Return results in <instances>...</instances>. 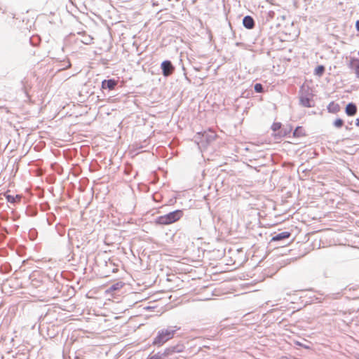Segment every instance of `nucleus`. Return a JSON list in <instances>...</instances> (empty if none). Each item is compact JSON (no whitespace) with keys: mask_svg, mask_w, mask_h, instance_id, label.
Listing matches in <instances>:
<instances>
[{"mask_svg":"<svg viewBox=\"0 0 359 359\" xmlns=\"http://www.w3.org/2000/svg\"><path fill=\"white\" fill-rule=\"evenodd\" d=\"M123 284L121 283H116V284H114L111 285L108 290L107 292H111L113 291L119 290L121 287H122Z\"/></svg>","mask_w":359,"mask_h":359,"instance_id":"nucleus-12","label":"nucleus"},{"mask_svg":"<svg viewBox=\"0 0 359 359\" xmlns=\"http://www.w3.org/2000/svg\"><path fill=\"white\" fill-rule=\"evenodd\" d=\"M174 330H162L154 339L153 344L156 346H161L167 341L172 339L174 337Z\"/></svg>","mask_w":359,"mask_h":359,"instance_id":"nucleus-2","label":"nucleus"},{"mask_svg":"<svg viewBox=\"0 0 359 359\" xmlns=\"http://www.w3.org/2000/svg\"><path fill=\"white\" fill-rule=\"evenodd\" d=\"M182 216L183 211L177 210L168 214L158 217L155 220V223L160 225H168L177 222Z\"/></svg>","mask_w":359,"mask_h":359,"instance_id":"nucleus-1","label":"nucleus"},{"mask_svg":"<svg viewBox=\"0 0 359 359\" xmlns=\"http://www.w3.org/2000/svg\"><path fill=\"white\" fill-rule=\"evenodd\" d=\"M162 356L161 355L158 353L157 354H155L152 356H151L149 359H161Z\"/></svg>","mask_w":359,"mask_h":359,"instance_id":"nucleus-17","label":"nucleus"},{"mask_svg":"<svg viewBox=\"0 0 359 359\" xmlns=\"http://www.w3.org/2000/svg\"><path fill=\"white\" fill-rule=\"evenodd\" d=\"M172 352H174V350L170 351V349H167L165 351L164 355H168L169 353H172Z\"/></svg>","mask_w":359,"mask_h":359,"instance_id":"nucleus-18","label":"nucleus"},{"mask_svg":"<svg viewBox=\"0 0 359 359\" xmlns=\"http://www.w3.org/2000/svg\"><path fill=\"white\" fill-rule=\"evenodd\" d=\"M355 126L359 127V118L355 119Z\"/></svg>","mask_w":359,"mask_h":359,"instance_id":"nucleus-20","label":"nucleus"},{"mask_svg":"<svg viewBox=\"0 0 359 359\" xmlns=\"http://www.w3.org/2000/svg\"><path fill=\"white\" fill-rule=\"evenodd\" d=\"M333 125L336 127V128H341L344 125V121L341 119V118H337L334 123H333Z\"/></svg>","mask_w":359,"mask_h":359,"instance_id":"nucleus-13","label":"nucleus"},{"mask_svg":"<svg viewBox=\"0 0 359 359\" xmlns=\"http://www.w3.org/2000/svg\"><path fill=\"white\" fill-rule=\"evenodd\" d=\"M117 85V81L114 79L104 80L102 82V88H108L109 90H114Z\"/></svg>","mask_w":359,"mask_h":359,"instance_id":"nucleus-4","label":"nucleus"},{"mask_svg":"<svg viewBox=\"0 0 359 359\" xmlns=\"http://www.w3.org/2000/svg\"><path fill=\"white\" fill-rule=\"evenodd\" d=\"M355 27L357 30L359 32V20H358L355 23Z\"/></svg>","mask_w":359,"mask_h":359,"instance_id":"nucleus-19","label":"nucleus"},{"mask_svg":"<svg viewBox=\"0 0 359 359\" xmlns=\"http://www.w3.org/2000/svg\"><path fill=\"white\" fill-rule=\"evenodd\" d=\"M307 103H309V100H306V102H305V103H304V106L309 107V105L307 104Z\"/></svg>","mask_w":359,"mask_h":359,"instance_id":"nucleus-21","label":"nucleus"},{"mask_svg":"<svg viewBox=\"0 0 359 359\" xmlns=\"http://www.w3.org/2000/svg\"><path fill=\"white\" fill-rule=\"evenodd\" d=\"M324 72L325 67L323 65H319L315 69L314 74L316 76H321L323 74Z\"/></svg>","mask_w":359,"mask_h":359,"instance_id":"nucleus-11","label":"nucleus"},{"mask_svg":"<svg viewBox=\"0 0 359 359\" xmlns=\"http://www.w3.org/2000/svg\"><path fill=\"white\" fill-rule=\"evenodd\" d=\"M307 103H309V100H306V102H305V103H304V106L309 107V105L307 104Z\"/></svg>","mask_w":359,"mask_h":359,"instance_id":"nucleus-22","label":"nucleus"},{"mask_svg":"<svg viewBox=\"0 0 359 359\" xmlns=\"http://www.w3.org/2000/svg\"><path fill=\"white\" fill-rule=\"evenodd\" d=\"M355 72L358 77H359V61L355 64Z\"/></svg>","mask_w":359,"mask_h":359,"instance_id":"nucleus-16","label":"nucleus"},{"mask_svg":"<svg viewBox=\"0 0 359 359\" xmlns=\"http://www.w3.org/2000/svg\"><path fill=\"white\" fill-rule=\"evenodd\" d=\"M346 114L349 116H353L357 113V107L354 103H348L345 108Z\"/></svg>","mask_w":359,"mask_h":359,"instance_id":"nucleus-5","label":"nucleus"},{"mask_svg":"<svg viewBox=\"0 0 359 359\" xmlns=\"http://www.w3.org/2000/svg\"><path fill=\"white\" fill-rule=\"evenodd\" d=\"M255 90L257 92V93H263L264 92V90H263V86L261 83H256L255 85Z\"/></svg>","mask_w":359,"mask_h":359,"instance_id":"nucleus-14","label":"nucleus"},{"mask_svg":"<svg viewBox=\"0 0 359 359\" xmlns=\"http://www.w3.org/2000/svg\"><path fill=\"white\" fill-rule=\"evenodd\" d=\"M341 108L338 103L331 102L327 106V110L330 113L337 114L340 111Z\"/></svg>","mask_w":359,"mask_h":359,"instance_id":"nucleus-7","label":"nucleus"},{"mask_svg":"<svg viewBox=\"0 0 359 359\" xmlns=\"http://www.w3.org/2000/svg\"><path fill=\"white\" fill-rule=\"evenodd\" d=\"M291 236V233L289 231H284L280 233H278L275 236H273L271 238V241L276 242L279 241L283 239L289 238Z\"/></svg>","mask_w":359,"mask_h":359,"instance_id":"nucleus-6","label":"nucleus"},{"mask_svg":"<svg viewBox=\"0 0 359 359\" xmlns=\"http://www.w3.org/2000/svg\"><path fill=\"white\" fill-rule=\"evenodd\" d=\"M243 25L248 29H252L255 26V22L252 17L245 16L243 20Z\"/></svg>","mask_w":359,"mask_h":359,"instance_id":"nucleus-8","label":"nucleus"},{"mask_svg":"<svg viewBox=\"0 0 359 359\" xmlns=\"http://www.w3.org/2000/svg\"><path fill=\"white\" fill-rule=\"evenodd\" d=\"M161 69L164 76L171 75L175 70L173 65L169 60H165L161 63Z\"/></svg>","mask_w":359,"mask_h":359,"instance_id":"nucleus-3","label":"nucleus"},{"mask_svg":"<svg viewBox=\"0 0 359 359\" xmlns=\"http://www.w3.org/2000/svg\"><path fill=\"white\" fill-rule=\"evenodd\" d=\"M307 103H309V100H306V102H305V103H304V106L309 107V105L307 104Z\"/></svg>","mask_w":359,"mask_h":359,"instance_id":"nucleus-23","label":"nucleus"},{"mask_svg":"<svg viewBox=\"0 0 359 359\" xmlns=\"http://www.w3.org/2000/svg\"><path fill=\"white\" fill-rule=\"evenodd\" d=\"M281 128V123H273L271 126V128L273 131H276L279 130Z\"/></svg>","mask_w":359,"mask_h":359,"instance_id":"nucleus-15","label":"nucleus"},{"mask_svg":"<svg viewBox=\"0 0 359 359\" xmlns=\"http://www.w3.org/2000/svg\"><path fill=\"white\" fill-rule=\"evenodd\" d=\"M293 136L296 137H302L306 136V130L302 126H298L295 128Z\"/></svg>","mask_w":359,"mask_h":359,"instance_id":"nucleus-9","label":"nucleus"},{"mask_svg":"<svg viewBox=\"0 0 359 359\" xmlns=\"http://www.w3.org/2000/svg\"><path fill=\"white\" fill-rule=\"evenodd\" d=\"M5 196L6 198L7 201L10 203L18 202L21 199V196H20L19 195L13 196V195L9 194L8 192H6L5 194Z\"/></svg>","mask_w":359,"mask_h":359,"instance_id":"nucleus-10","label":"nucleus"}]
</instances>
